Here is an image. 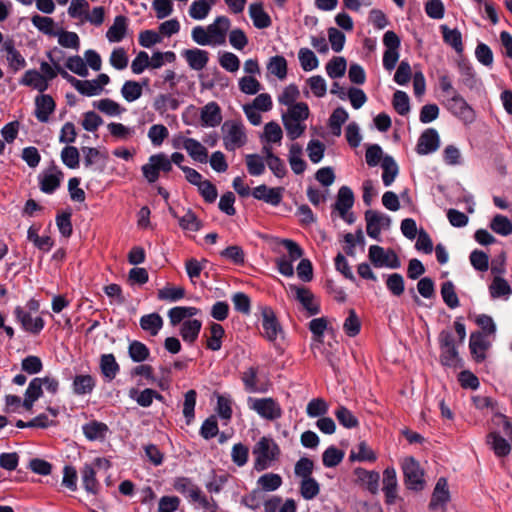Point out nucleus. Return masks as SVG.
Wrapping results in <instances>:
<instances>
[{"label": "nucleus", "instance_id": "13d9d810", "mask_svg": "<svg viewBox=\"0 0 512 512\" xmlns=\"http://www.w3.org/2000/svg\"><path fill=\"white\" fill-rule=\"evenodd\" d=\"M121 95L127 102H134L142 96V85L137 81L128 80L121 88Z\"/></svg>", "mask_w": 512, "mask_h": 512}, {"label": "nucleus", "instance_id": "09e8293b", "mask_svg": "<svg viewBox=\"0 0 512 512\" xmlns=\"http://www.w3.org/2000/svg\"><path fill=\"white\" fill-rule=\"evenodd\" d=\"M381 166L383 183L385 186H390L398 174V166L391 156H385Z\"/></svg>", "mask_w": 512, "mask_h": 512}, {"label": "nucleus", "instance_id": "dca6fc26", "mask_svg": "<svg viewBox=\"0 0 512 512\" xmlns=\"http://www.w3.org/2000/svg\"><path fill=\"white\" fill-rule=\"evenodd\" d=\"M397 476L393 467H387L383 471V492L385 494L386 503L391 505L395 503L397 498Z\"/></svg>", "mask_w": 512, "mask_h": 512}, {"label": "nucleus", "instance_id": "5fc2aeb1", "mask_svg": "<svg viewBox=\"0 0 512 512\" xmlns=\"http://www.w3.org/2000/svg\"><path fill=\"white\" fill-rule=\"evenodd\" d=\"M329 405L323 398H313L306 407V413L310 418H321L328 413Z\"/></svg>", "mask_w": 512, "mask_h": 512}, {"label": "nucleus", "instance_id": "f257e3e1", "mask_svg": "<svg viewBox=\"0 0 512 512\" xmlns=\"http://www.w3.org/2000/svg\"><path fill=\"white\" fill-rule=\"evenodd\" d=\"M255 461L254 469L263 471L272 466L280 456V447L271 437L263 436L254 445L252 451Z\"/></svg>", "mask_w": 512, "mask_h": 512}, {"label": "nucleus", "instance_id": "39448f33", "mask_svg": "<svg viewBox=\"0 0 512 512\" xmlns=\"http://www.w3.org/2000/svg\"><path fill=\"white\" fill-rule=\"evenodd\" d=\"M443 105L452 115L466 123H471L475 119L473 108L462 95H455L454 98H446L443 101Z\"/></svg>", "mask_w": 512, "mask_h": 512}, {"label": "nucleus", "instance_id": "774afa93", "mask_svg": "<svg viewBox=\"0 0 512 512\" xmlns=\"http://www.w3.org/2000/svg\"><path fill=\"white\" fill-rule=\"evenodd\" d=\"M344 458V453L335 446H329L322 454L323 465L327 468L337 466Z\"/></svg>", "mask_w": 512, "mask_h": 512}, {"label": "nucleus", "instance_id": "49530a36", "mask_svg": "<svg viewBox=\"0 0 512 512\" xmlns=\"http://www.w3.org/2000/svg\"><path fill=\"white\" fill-rule=\"evenodd\" d=\"M93 106L108 116H119L125 112V108L121 107L119 103L109 98L95 101Z\"/></svg>", "mask_w": 512, "mask_h": 512}, {"label": "nucleus", "instance_id": "ea45409f", "mask_svg": "<svg viewBox=\"0 0 512 512\" xmlns=\"http://www.w3.org/2000/svg\"><path fill=\"white\" fill-rule=\"evenodd\" d=\"M508 439L503 438L496 432H491L488 435V443L491 444L492 449L496 456L505 457L511 451V445Z\"/></svg>", "mask_w": 512, "mask_h": 512}, {"label": "nucleus", "instance_id": "6ab92c4d", "mask_svg": "<svg viewBox=\"0 0 512 512\" xmlns=\"http://www.w3.org/2000/svg\"><path fill=\"white\" fill-rule=\"evenodd\" d=\"M201 124L204 127H216L222 121L220 106L212 101L201 108Z\"/></svg>", "mask_w": 512, "mask_h": 512}, {"label": "nucleus", "instance_id": "9d476101", "mask_svg": "<svg viewBox=\"0 0 512 512\" xmlns=\"http://www.w3.org/2000/svg\"><path fill=\"white\" fill-rule=\"evenodd\" d=\"M64 178L63 172L55 165L39 176V185L42 192L52 194L60 186Z\"/></svg>", "mask_w": 512, "mask_h": 512}, {"label": "nucleus", "instance_id": "b1692460", "mask_svg": "<svg viewBox=\"0 0 512 512\" xmlns=\"http://www.w3.org/2000/svg\"><path fill=\"white\" fill-rule=\"evenodd\" d=\"M303 148L298 143H293L289 147L288 161L292 171L300 175L304 173L307 168L306 162L302 158Z\"/></svg>", "mask_w": 512, "mask_h": 512}, {"label": "nucleus", "instance_id": "aec40b11", "mask_svg": "<svg viewBox=\"0 0 512 512\" xmlns=\"http://www.w3.org/2000/svg\"><path fill=\"white\" fill-rule=\"evenodd\" d=\"M43 395V381L41 377L33 378L25 391L22 406L25 410H32L34 403Z\"/></svg>", "mask_w": 512, "mask_h": 512}, {"label": "nucleus", "instance_id": "4468645a", "mask_svg": "<svg viewBox=\"0 0 512 512\" xmlns=\"http://www.w3.org/2000/svg\"><path fill=\"white\" fill-rule=\"evenodd\" d=\"M440 145L438 132L433 128L426 129L419 137L416 151L419 155L435 152Z\"/></svg>", "mask_w": 512, "mask_h": 512}, {"label": "nucleus", "instance_id": "f3484780", "mask_svg": "<svg viewBox=\"0 0 512 512\" xmlns=\"http://www.w3.org/2000/svg\"><path fill=\"white\" fill-rule=\"evenodd\" d=\"M1 51L6 53L8 65L14 72H17L26 66V60L15 48L13 40L9 39L4 41Z\"/></svg>", "mask_w": 512, "mask_h": 512}, {"label": "nucleus", "instance_id": "f03ea898", "mask_svg": "<svg viewBox=\"0 0 512 512\" xmlns=\"http://www.w3.org/2000/svg\"><path fill=\"white\" fill-rule=\"evenodd\" d=\"M247 406L266 421H276L283 415V409L280 403L272 397H248Z\"/></svg>", "mask_w": 512, "mask_h": 512}, {"label": "nucleus", "instance_id": "2eb2a0df", "mask_svg": "<svg viewBox=\"0 0 512 512\" xmlns=\"http://www.w3.org/2000/svg\"><path fill=\"white\" fill-rule=\"evenodd\" d=\"M284 188L273 187L270 188L265 184L259 185L252 190L251 195L257 199L262 200L272 206H278L282 201V194Z\"/></svg>", "mask_w": 512, "mask_h": 512}, {"label": "nucleus", "instance_id": "4d7b16f0", "mask_svg": "<svg viewBox=\"0 0 512 512\" xmlns=\"http://www.w3.org/2000/svg\"><path fill=\"white\" fill-rule=\"evenodd\" d=\"M490 296L493 299L500 298L502 296H508L511 294L512 289L509 283L502 277L496 276L492 280L489 286Z\"/></svg>", "mask_w": 512, "mask_h": 512}, {"label": "nucleus", "instance_id": "5701e85b", "mask_svg": "<svg viewBox=\"0 0 512 512\" xmlns=\"http://www.w3.org/2000/svg\"><path fill=\"white\" fill-rule=\"evenodd\" d=\"M20 84L31 87L40 93H43L49 87V84L46 83L45 77L35 69L27 70L21 78Z\"/></svg>", "mask_w": 512, "mask_h": 512}, {"label": "nucleus", "instance_id": "052dcab7", "mask_svg": "<svg viewBox=\"0 0 512 512\" xmlns=\"http://www.w3.org/2000/svg\"><path fill=\"white\" fill-rule=\"evenodd\" d=\"M107 129L116 140L126 141L135 134L134 128L125 126L122 123L111 122L108 124Z\"/></svg>", "mask_w": 512, "mask_h": 512}, {"label": "nucleus", "instance_id": "f704fd0d", "mask_svg": "<svg viewBox=\"0 0 512 512\" xmlns=\"http://www.w3.org/2000/svg\"><path fill=\"white\" fill-rule=\"evenodd\" d=\"M201 327L200 320H186L181 325L180 335L185 342L192 344L197 340Z\"/></svg>", "mask_w": 512, "mask_h": 512}, {"label": "nucleus", "instance_id": "e2e57ef3", "mask_svg": "<svg viewBox=\"0 0 512 512\" xmlns=\"http://www.w3.org/2000/svg\"><path fill=\"white\" fill-rule=\"evenodd\" d=\"M32 24L42 33L49 36H56L55 22L52 18L40 15H34L31 19Z\"/></svg>", "mask_w": 512, "mask_h": 512}, {"label": "nucleus", "instance_id": "680f3d73", "mask_svg": "<svg viewBox=\"0 0 512 512\" xmlns=\"http://www.w3.org/2000/svg\"><path fill=\"white\" fill-rule=\"evenodd\" d=\"M156 391L150 388H146L142 391L137 389H130L129 397L137 402L141 407H149L155 397Z\"/></svg>", "mask_w": 512, "mask_h": 512}, {"label": "nucleus", "instance_id": "393cba45", "mask_svg": "<svg viewBox=\"0 0 512 512\" xmlns=\"http://www.w3.org/2000/svg\"><path fill=\"white\" fill-rule=\"evenodd\" d=\"M96 386V379L90 374H80L74 377L72 383L73 393L76 395H87L92 393Z\"/></svg>", "mask_w": 512, "mask_h": 512}, {"label": "nucleus", "instance_id": "a211bd4d", "mask_svg": "<svg viewBox=\"0 0 512 512\" xmlns=\"http://www.w3.org/2000/svg\"><path fill=\"white\" fill-rule=\"evenodd\" d=\"M35 116L38 121L46 123L49 120V116L55 110V102L50 95L41 94L35 98Z\"/></svg>", "mask_w": 512, "mask_h": 512}, {"label": "nucleus", "instance_id": "de8ad7c7", "mask_svg": "<svg viewBox=\"0 0 512 512\" xmlns=\"http://www.w3.org/2000/svg\"><path fill=\"white\" fill-rule=\"evenodd\" d=\"M89 8L90 4L87 0H71L67 12L71 18L79 20L80 23H85Z\"/></svg>", "mask_w": 512, "mask_h": 512}, {"label": "nucleus", "instance_id": "8fccbe9b", "mask_svg": "<svg viewBox=\"0 0 512 512\" xmlns=\"http://www.w3.org/2000/svg\"><path fill=\"white\" fill-rule=\"evenodd\" d=\"M247 171L251 176H260L265 172V160L258 154H247L245 156Z\"/></svg>", "mask_w": 512, "mask_h": 512}, {"label": "nucleus", "instance_id": "cd10ccee", "mask_svg": "<svg viewBox=\"0 0 512 512\" xmlns=\"http://www.w3.org/2000/svg\"><path fill=\"white\" fill-rule=\"evenodd\" d=\"M354 204L353 191L348 186H342L338 190L335 209L339 212L340 216H344Z\"/></svg>", "mask_w": 512, "mask_h": 512}, {"label": "nucleus", "instance_id": "6e6d98bb", "mask_svg": "<svg viewBox=\"0 0 512 512\" xmlns=\"http://www.w3.org/2000/svg\"><path fill=\"white\" fill-rule=\"evenodd\" d=\"M299 490L305 500H312L320 493V485L315 478L310 477L301 480Z\"/></svg>", "mask_w": 512, "mask_h": 512}, {"label": "nucleus", "instance_id": "0eeeda50", "mask_svg": "<svg viewBox=\"0 0 512 512\" xmlns=\"http://www.w3.org/2000/svg\"><path fill=\"white\" fill-rule=\"evenodd\" d=\"M289 290L310 316L320 313V305L308 288L291 284Z\"/></svg>", "mask_w": 512, "mask_h": 512}, {"label": "nucleus", "instance_id": "423d86ee", "mask_svg": "<svg viewBox=\"0 0 512 512\" xmlns=\"http://www.w3.org/2000/svg\"><path fill=\"white\" fill-rule=\"evenodd\" d=\"M365 220L367 235L377 241L380 240L381 229H388L391 225L389 216L373 210L365 212Z\"/></svg>", "mask_w": 512, "mask_h": 512}, {"label": "nucleus", "instance_id": "7ed1b4c3", "mask_svg": "<svg viewBox=\"0 0 512 512\" xmlns=\"http://www.w3.org/2000/svg\"><path fill=\"white\" fill-rule=\"evenodd\" d=\"M223 145L228 151H235L247 142L244 125L239 121H226L222 126Z\"/></svg>", "mask_w": 512, "mask_h": 512}, {"label": "nucleus", "instance_id": "864d4df0", "mask_svg": "<svg viewBox=\"0 0 512 512\" xmlns=\"http://www.w3.org/2000/svg\"><path fill=\"white\" fill-rule=\"evenodd\" d=\"M284 128L287 132V136L291 140H295L303 135L306 129L304 121H296L292 118L282 116Z\"/></svg>", "mask_w": 512, "mask_h": 512}, {"label": "nucleus", "instance_id": "20e7f679", "mask_svg": "<svg viewBox=\"0 0 512 512\" xmlns=\"http://www.w3.org/2000/svg\"><path fill=\"white\" fill-rule=\"evenodd\" d=\"M405 484L408 489L422 490L424 487V473L419 463L413 457H406L401 463Z\"/></svg>", "mask_w": 512, "mask_h": 512}, {"label": "nucleus", "instance_id": "338daca9", "mask_svg": "<svg viewBox=\"0 0 512 512\" xmlns=\"http://www.w3.org/2000/svg\"><path fill=\"white\" fill-rule=\"evenodd\" d=\"M490 228L497 234L508 236L512 234V222L503 215H496L490 224Z\"/></svg>", "mask_w": 512, "mask_h": 512}, {"label": "nucleus", "instance_id": "0e129e2a", "mask_svg": "<svg viewBox=\"0 0 512 512\" xmlns=\"http://www.w3.org/2000/svg\"><path fill=\"white\" fill-rule=\"evenodd\" d=\"M282 477L276 473H266L260 476L257 480V484L264 491H275L282 485Z\"/></svg>", "mask_w": 512, "mask_h": 512}, {"label": "nucleus", "instance_id": "7c9ffc66", "mask_svg": "<svg viewBox=\"0 0 512 512\" xmlns=\"http://www.w3.org/2000/svg\"><path fill=\"white\" fill-rule=\"evenodd\" d=\"M355 475L366 486L367 490L372 494H376L379 490L380 475L376 471H368L364 468H356Z\"/></svg>", "mask_w": 512, "mask_h": 512}, {"label": "nucleus", "instance_id": "a18cd8bd", "mask_svg": "<svg viewBox=\"0 0 512 512\" xmlns=\"http://www.w3.org/2000/svg\"><path fill=\"white\" fill-rule=\"evenodd\" d=\"M440 362L442 365L452 368L462 366V360L459 357L457 346L440 348Z\"/></svg>", "mask_w": 512, "mask_h": 512}, {"label": "nucleus", "instance_id": "ddd939ff", "mask_svg": "<svg viewBox=\"0 0 512 512\" xmlns=\"http://www.w3.org/2000/svg\"><path fill=\"white\" fill-rule=\"evenodd\" d=\"M262 328L263 336L271 342L276 341L278 335L282 333V328L271 308L265 307L262 310Z\"/></svg>", "mask_w": 512, "mask_h": 512}, {"label": "nucleus", "instance_id": "c9c22d12", "mask_svg": "<svg viewBox=\"0 0 512 512\" xmlns=\"http://www.w3.org/2000/svg\"><path fill=\"white\" fill-rule=\"evenodd\" d=\"M85 437L90 441L102 440L108 432V426L103 422L91 421L82 427Z\"/></svg>", "mask_w": 512, "mask_h": 512}, {"label": "nucleus", "instance_id": "79ce46f5", "mask_svg": "<svg viewBox=\"0 0 512 512\" xmlns=\"http://www.w3.org/2000/svg\"><path fill=\"white\" fill-rule=\"evenodd\" d=\"M267 70L279 80H283L287 76V60L281 55L273 56L268 60Z\"/></svg>", "mask_w": 512, "mask_h": 512}, {"label": "nucleus", "instance_id": "412c9836", "mask_svg": "<svg viewBox=\"0 0 512 512\" xmlns=\"http://www.w3.org/2000/svg\"><path fill=\"white\" fill-rule=\"evenodd\" d=\"M182 56L189 67L196 71L203 70L209 61V53L199 48L186 49L182 52Z\"/></svg>", "mask_w": 512, "mask_h": 512}, {"label": "nucleus", "instance_id": "a878e982", "mask_svg": "<svg viewBox=\"0 0 512 512\" xmlns=\"http://www.w3.org/2000/svg\"><path fill=\"white\" fill-rule=\"evenodd\" d=\"M173 488L193 501L201 492L200 488L188 477H177L174 479Z\"/></svg>", "mask_w": 512, "mask_h": 512}, {"label": "nucleus", "instance_id": "c756f323", "mask_svg": "<svg viewBox=\"0 0 512 512\" xmlns=\"http://www.w3.org/2000/svg\"><path fill=\"white\" fill-rule=\"evenodd\" d=\"M249 15L254 26L258 29L268 28L272 24L270 16L265 12L261 3L251 4L249 6Z\"/></svg>", "mask_w": 512, "mask_h": 512}, {"label": "nucleus", "instance_id": "9b49d317", "mask_svg": "<svg viewBox=\"0 0 512 512\" xmlns=\"http://www.w3.org/2000/svg\"><path fill=\"white\" fill-rule=\"evenodd\" d=\"M16 320L21 324L22 328L32 334H39L44 328L45 322L41 317L33 318L29 311L21 306L14 309Z\"/></svg>", "mask_w": 512, "mask_h": 512}, {"label": "nucleus", "instance_id": "72a5a7b5", "mask_svg": "<svg viewBox=\"0 0 512 512\" xmlns=\"http://www.w3.org/2000/svg\"><path fill=\"white\" fill-rule=\"evenodd\" d=\"M198 313L199 309L196 307L176 306L168 311V317L171 325L176 326L183 322L185 319L190 320L189 318L197 315Z\"/></svg>", "mask_w": 512, "mask_h": 512}, {"label": "nucleus", "instance_id": "c03bdc74", "mask_svg": "<svg viewBox=\"0 0 512 512\" xmlns=\"http://www.w3.org/2000/svg\"><path fill=\"white\" fill-rule=\"evenodd\" d=\"M128 354L133 362L142 363L150 357V350L144 343L133 340L129 343Z\"/></svg>", "mask_w": 512, "mask_h": 512}, {"label": "nucleus", "instance_id": "e433bc0d", "mask_svg": "<svg viewBox=\"0 0 512 512\" xmlns=\"http://www.w3.org/2000/svg\"><path fill=\"white\" fill-rule=\"evenodd\" d=\"M82 483L88 493L96 494L99 490V482L96 479V470L93 465L85 464L81 470Z\"/></svg>", "mask_w": 512, "mask_h": 512}, {"label": "nucleus", "instance_id": "f8f14e48", "mask_svg": "<svg viewBox=\"0 0 512 512\" xmlns=\"http://www.w3.org/2000/svg\"><path fill=\"white\" fill-rule=\"evenodd\" d=\"M230 27L231 21L227 16H218L213 23L207 26L212 40V46L223 45L225 43Z\"/></svg>", "mask_w": 512, "mask_h": 512}, {"label": "nucleus", "instance_id": "4c0bfd02", "mask_svg": "<svg viewBox=\"0 0 512 512\" xmlns=\"http://www.w3.org/2000/svg\"><path fill=\"white\" fill-rule=\"evenodd\" d=\"M180 102L171 94H159L153 103L154 109L161 115L169 110H177Z\"/></svg>", "mask_w": 512, "mask_h": 512}, {"label": "nucleus", "instance_id": "69168bd1", "mask_svg": "<svg viewBox=\"0 0 512 512\" xmlns=\"http://www.w3.org/2000/svg\"><path fill=\"white\" fill-rule=\"evenodd\" d=\"M61 160L70 169L79 167L80 155L76 147L67 145L61 151Z\"/></svg>", "mask_w": 512, "mask_h": 512}, {"label": "nucleus", "instance_id": "37998d69", "mask_svg": "<svg viewBox=\"0 0 512 512\" xmlns=\"http://www.w3.org/2000/svg\"><path fill=\"white\" fill-rule=\"evenodd\" d=\"M443 40L450 45L457 53L463 52L462 36L459 30L449 29L446 25H441Z\"/></svg>", "mask_w": 512, "mask_h": 512}, {"label": "nucleus", "instance_id": "bb28decb", "mask_svg": "<svg viewBox=\"0 0 512 512\" xmlns=\"http://www.w3.org/2000/svg\"><path fill=\"white\" fill-rule=\"evenodd\" d=\"M128 19L123 15L115 17L112 26L109 27L106 37L109 42H120L126 35Z\"/></svg>", "mask_w": 512, "mask_h": 512}, {"label": "nucleus", "instance_id": "473e14b6", "mask_svg": "<svg viewBox=\"0 0 512 512\" xmlns=\"http://www.w3.org/2000/svg\"><path fill=\"white\" fill-rule=\"evenodd\" d=\"M349 459L358 462H375L377 455L365 441H361L350 451Z\"/></svg>", "mask_w": 512, "mask_h": 512}, {"label": "nucleus", "instance_id": "1a4fd4ad", "mask_svg": "<svg viewBox=\"0 0 512 512\" xmlns=\"http://www.w3.org/2000/svg\"><path fill=\"white\" fill-rule=\"evenodd\" d=\"M369 259L376 267L387 266L395 269L400 266L397 255L393 251L386 253L385 250L378 245H371L369 247Z\"/></svg>", "mask_w": 512, "mask_h": 512}, {"label": "nucleus", "instance_id": "603ef678", "mask_svg": "<svg viewBox=\"0 0 512 512\" xmlns=\"http://www.w3.org/2000/svg\"><path fill=\"white\" fill-rule=\"evenodd\" d=\"M338 422L347 429L356 428L359 425L357 417L345 406H339L335 411Z\"/></svg>", "mask_w": 512, "mask_h": 512}, {"label": "nucleus", "instance_id": "bf43d9fd", "mask_svg": "<svg viewBox=\"0 0 512 512\" xmlns=\"http://www.w3.org/2000/svg\"><path fill=\"white\" fill-rule=\"evenodd\" d=\"M283 137V131L280 125L274 121L266 123L264 132L261 136L262 141L267 143H280Z\"/></svg>", "mask_w": 512, "mask_h": 512}, {"label": "nucleus", "instance_id": "58836bf2", "mask_svg": "<svg viewBox=\"0 0 512 512\" xmlns=\"http://www.w3.org/2000/svg\"><path fill=\"white\" fill-rule=\"evenodd\" d=\"M163 326V319L157 313L144 315L140 318V327L151 336H156Z\"/></svg>", "mask_w": 512, "mask_h": 512}, {"label": "nucleus", "instance_id": "3c124183", "mask_svg": "<svg viewBox=\"0 0 512 512\" xmlns=\"http://www.w3.org/2000/svg\"><path fill=\"white\" fill-rule=\"evenodd\" d=\"M224 328L218 323H212L210 326V337L207 339L206 347L212 351H218L222 346L224 337Z\"/></svg>", "mask_w": 512, "mask_h": 512}, {"label": "nucleus", "instance_id": "2f4dec72", "mask_svg": "<svg viewBox=\"0 0 512 512\" xmlns=\"http://www.w3.org/2000/svg\"><path fill=\"white\" fill-rule=\"evenodd\" d=\"M100 370L104 378L111 381L120 371V366L112 353L103 354L100 358Z\"/></svg>", "mask_w": 512, "mask_h": 512}, {"label": "nucleus", "instance_id": "6e6552de", "mask_svg": "<svg viewBox=\"0 0 512 512\" xmlns=\"http://www.w3.org/2000/svg\"><path fill=\"white\" fill-rule=\"evenodd\" d=\"M174 146L185 149L188 155L196 162L207 163L208 161L207 148L194 138L181 137L175 142Z\"/></svg>", "mask_w": 512, "mask_h": 512}, {"label": "nucleus", "instance_id": "c85d7f7f", "mask_svg": "<svg viewBox=\"0 0 512 512\" xmlns=\"http://www.w3.org/2000/svg\"><path fill=\"white\" fill-rule=\"evenodd\" d=\"M469 348L472 356L477 362L485 360V351L488 349V343L481 333H472L470 335Z\"/></svg>", "mask_w": 512, "mask_h": 512}, {"label": "nucleus", "instance_id": "a19ab883", "mask_svg": "<svg viewBox=\"0 0 512 512\" xmlns=\"http://www.w3.org/2000/svg\"><path fill=\"white\" fill-rule=\"evenodd\" d=\"M173 217L178 219V224L183 230L199 231L202 228V222L198 219L196 214L192 210H187L186 213L179 217L173 211H171Z\"/></svg>", "mask_w": 512, "mask_h": 512}, {"label": "nucleus", "instance_id": "4be33fe9", "mask_svg": "<svg viewBox=\"0 0 512 512\" xmlns=\"http://www.w3.org/2000/svg\"><path fill=\"white\" fill-rule=\"evenodd\" d=\"M450 499L448 483L445 478H439L434 488L429 508L435 510L444 506Z\"/></svg>", "mask_w": 512, "mask_h": 512}]
</instances>
